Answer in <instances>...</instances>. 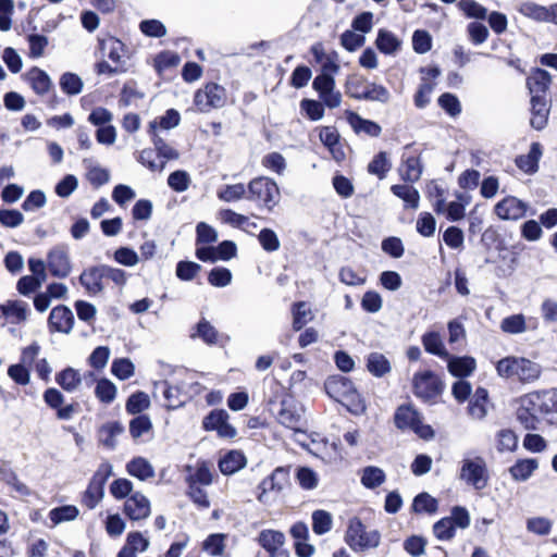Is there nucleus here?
Here are the masks:
<instances>
[{
	"mask_svg": "<svg viewBox=\"0 0 557 557\" xmlns=\"http://www.w3.org/2000/svg\"><path fill=\"white\" fill-rule=\"evenodd\" d=\"M516 417L525 430H539L543 417L555 411L554 397L547 392H533L518 400Z\"/></svg>",
	"mask_w": 557,
	"mask_h": 557,
	"instance_id": "obj_1",
	"label": "nucleus"
},
{
	"mask_svg": "<svg viewBox=\"0 0 557 557\" xmlns=\"http://www.w3.org/2000/svg\"><path fill=\"white\" fill-rule=\"evenodd\" d=\"M325 391L330 397L344 405L352 413H361L366 406L352 382L342 375H334L326 380Z\"/></svg>",
	"mask_w": 557,
	"mask_h": 557,
	"instance_id": "obj_2",
	"label": "nucleus"
},
{
	"mask_svg": "<svg viewBox=\"0 0 557 557\" xmlns=\"http://www.w3.org/2000/svg\"><path fill=\"white\" fill-rule=\"evenodd\" d=\"M345 542L351 550L362 554L380 546L381 533L375 529H368L360 519L352 518L348 522Z\"/></svg>",
	"mask_w": 557,
	"mask_h": 557,
	"instance_id": "obj_3",
	"label": "nucleus"
},
{
	"mask_svg": "<svg viewBox=\"0 0 557 557\" xmlns=\"http://www.w3.org/2000/svg\"><path fill=\"white\" fill-rule=\"evenodd\" d=\"M459 479L475 491L488 485L490 472L485 459L479 455H469L461 460Z\"/></svg>",
	"mask_w": 557,
	"mask_h": 557,
	"instance_id": "obj_4",
	"label": "nucleus"
},
{
	"mask_svg": "<svg viewBox=\"0 0 557 557\" xmlns=\"http://www.w3.org/2000/svg\"><path fill=\"white\" fill-rule=\"evenodd\" d=\"M346 94L357 100L379 101L386 103L389 100V91L382 85L368 82L360 75L348 76Z\"/></svg>",
	"mask_w": 557,
	"mask_h": 557,
	"instance_id": "obj_5",
	"label": "nucleus"
},
{
	"mask_svg": "<svg viewBox=\"0 0 557 557\" xmlns=\"http://www.w3.org/2000/svg\"><path fill=\"white\" fill-rule=\"evenodd\" d=\"M247 199L255 201L259 207L272 211L281 200V193L275 181L260 176L248 184Z\"/></svg>",
	"mask_w": 557,
	"mask_h": 557,
	"instance_id": "obj_6",
	"label": "nucleus"
},
{
	"mask_svg": "<svg viewBox=\"0 0 557 557\" xmlns=\"http://www.w3.org/2000/svg\"><path fill=\"white\" fill-rule=\"evenodd\" d=\"M113 473V467L109 462H102L92 475L87 490L85 491L82 502L89 508L94 509L104 496V485Z\"/></svg>",
	"mask_w": 557,
	"mask_h": 557,
	"instance_id": "obj_7",
	"label": "nucleus"
},
{
	"mask_svg": "<svg viewBox=\"0 0 557 557\" xmlns=\"http://www.w3.org/2000/svg\"><path fill=\"white\" fill-rule=\"evenodd\" d=\"M305 408L293 396H285L275 413L277 422L294 431H301L305 424Z\"/></svg>",
	"mask_w": 557,
	"mask_h": 557,
	"instance_id": "obj_8",
	"label": "nucleus"
},
{
	"mask_svg": "<svg viewBox=\"0 0 557 557\" xmlns=\"http://www.w3.org/2000/svg\"><path fill=\"white\" fill-rule=\"evenodd\" d=\"M395 424L398 429L411 430L425 440L434 436L431 426L422 423L420 413L411 405H403L397 408Z\"/></svg>",
	"mask_w": 557,
	"mask_h": 557,
	"instance_id": "obj_9",
	"label": "nucleus"
},
{
	"mask_svg": "<svg viewBox=\"0 0 557 557\" xmlns=\"http://www.w3.org/2000/svg\"><path fill=\"white\" fill-rule=\"evenodd\" d=\"M194 103L200 112L222 108L226 103V91L221 85L209 83L196 91Z\"/></svg>",
	"mask_w": 557,
	"mask_h": 557,
	"instance_id": "obj_10",
	"label": "nucleus"
},
{
	"mask_svg": "<svg viewBox=\"0 0 557 557\" xmlns=\"http://www.w3.org/2000/svg\"><path fill=\"white\" fill-rule=\"evenodd\" d=\"M312 87L318 92L323 107L335 109L341 106L343 96L335 87L334 77L317 75L313 79Z\"/></svg>",
	"mask_w": 557,
	"mask_h": 557,
	"instance_id": "obj_11",
	"label": "nucleus"
},
{
	"mask_svg": "<svg viewBox=\"0 0 557 557\" xmlns=\"http://www.w3.org/2000/svg\"><path fill=\"white\" fill-rule=\"evenodd\" d=\"M442 388L441 380L431 371L417 373L413 377L414 395L424 400L437 397L442 393Z\"/></svg>",
	"mask_w": 557,
	"mask_h": 557,
	"instance_id": "obj_12",
	"label": "nucleus"
},
{
	"mask_svg": "<svg viewBox=\"0 0 557 557\" xmlns=\"http://www.w3.org/2000/svg\"><path fill=\"white\" fill-rule=\"evenodd\" d=\"M289 480L288 470L282 467L276 468L271 475L262 480L259 485L261 490L258 500L268 503L270 494L281 493L287 485Z\"/></svg>",
	"mask_w": 557,
	"mask_h": 557,
	"instance_id": "obj_13",
	"label": "nucleus"
},
{
	"mask_svg": "<svg viewBox=\"0 0 557 557\" xmlns=\"http://www.w3.org/2000/svg\"><path fill=\"white\" fill-rule=\"evenodd\" d=\"M527 210L528 205L515 196H506L494 206V213L504 221L520 220Z\"/></svg>",
	"mask_w": 557,
	"mask_h": 557,
	"instance_id": "obj_14",
	"label": "nucleus"
},
{
	"mask_svg": "<svg viewBox=\"0 0 557 557\" xmlns=\"http://www.w3.org/2000/svg\"><path fill=\"white\" fill-rule=\"evenodd\" d=\"M47 265L51 275L60 278L69 276L72 264L66 248L60 246L52 248L48 253Z\"/></svg>",
	"mask_w": 557,
	"mask_h": 557,
	"instance_id": "obj_15",
	"label": "nucleus"
},
{
	"mask_svg": "<svg viewBox=\"0 0 557 557\" xmlns=\"http://www.w3.org/2000/svg\"><path fill=\"white\" fill-rule=\"evenodd\" d=\"M151 512L150 500L140 492H135L124 503V513L134 521L147 519Z\"/></svg>",
	"mask_w": 557,
	"mask_h": 557,
	"instance_id": "obj_16",
	"label": "nucleus"
},
{
	"mask_svg": "<svg viewBox=\"0 0 557 557\" xmlns=\"http://www.w3.org/2000/svg\"><path fill=\"white\" fill-rule=\"evenodd\" d=\"M74 325V314L64 305L54 307L48 318V326L51 332L69 334Z\"/></svg>",
	"mask_w": 557,
	"mask_h": 557,
	"instance_id": "obj_17",
	"label": "nucleus"
},
{
	"mask_svg": "<svg viewBox=\"0 0 557 557\" xmlns=\"http://www.w3.org/2000/svg\"><path fill=\"white\" fill-rule=\"evenodd\" d=\"M397 171L405 183L413 184L418 182L423 173L420 156L404 152Z\"/></svg>",
	"mask_w": 557,
	"mask_h": 557,
	"instance_id": "obj_18",
	"label": "nucleus"
},
{
	"mask_svg": "<svg viewBox=\"0 0 557 557\" xmlns=\"http://www.w3.org/2000/svg\"><path fill=\"white\" fill-rule=\"evenodd\" d=\"M153 396L162 397L163 406L168 409H176L184 405L185 397L178 386L170 384L169 381L156 382Z\"/></svg>",
	"mask_w": 557,
	"mask_h": 557,
	"instance_id": "obj_19",
	"label": "nucleus"
},
{
	"mask_svg": "<svg viewBox=\"0 0 557 557\" xmlns=\"http://www.w3.org/2000/svg\"><path fill=\"white\" fill-rule=\"evenodd\" d=\"M258 543L269 553L270 557H287V553L283 549L285 535L281 531H261L258 536Z\"/></svg>",
	"mask_w": 557,
	"mask_h": 557,
	"instance_id": "obj_20",
	"label": "nucleus"
},
{
	"mask_svg": "<svg viewBox=\"0 0 557 557\" xmlns=\"http://www.w3.org/2000/svg\"><path fill=\"white\" fill-rule=\"evenodd\" d=\"M103 265H98L84 270L79 276V282L88 294L97 295L103 290Z\"/></svg>",
	"mask_w": 557,
	"mask_h": 557,
	"instance_id": "obj_21",
	"label": "nucleus"
},
{
	"mask_svg": "<svg viewBox=\"0 0 557 557\" xmlns=\"http://www.w3.org/2000/svg\"><path fill=\"white\" fill-rule=\"evenodd\" d=\"M346 117L348 124L356 134H366L371 137H379L382 133V127L376 122L363 119L356 112L347 111Z\"/></svg>",
	"mask_w": 557,
	"mask_h": 557,
	"instance_id": "obj_22",
	"label": "nucleus"
},
{
	"mask_svg": "<svg viewBox=\"0 0 557 557\" xmlns=\"http://www.w3.org/2000/svg\"><path fill=\"white\" fill-rule=\"evenodd\" d=\"M100 45L103 57H107L113 64L127 66L125 46L120 39L109 37L103 39Z\"/></svg>",
	"mask_w": 557,
	"mask_h": 557,
	"instance_id": "obj_23",
	"label": "nucleus"
},
{
	"mask_svg": "<svg viewBox=\"0 0 557 557\" xmlns=\"http://www.w3.org/2000/svg\"><path fill=\"white\" fill-rule=\"evenodd\" d=\"M549 108L547 100L543 96L531 97V126L536 131L543 129L547 125Z\"/></svg>",
	"mask_w": 557,
	"mask_h": 557,
	"instance_id": "obj_24",
	"label": "nucleus"
},
{
	"mask_svg": "<svg viewBox=\"0 0 557 557\" xmlns=\"http://www.w3.org/2000/svg\"><path fill=\"white\" fill-rule=\"evenodd\" d=\"M539 466V460L535 458L518 459L508 469V472L513 481L525 482L534 474Z\"/></svg>",
	"mask_w": 557,
	"mask_h": 557,
	"instance_id": "obj_25",
	"label": "nucleus"
},
{
	"mask_svg": "<svg viewBox=\"0 0 557 557\" xmlns=\"http://www.w3.org/2000/svg\"><path fill=\"white\" fill-rule=\"evenodd\" d=\"M542 154V146L539 143H532L529 152L519 156L516 159V164L524 173L534 174L539 170V161Z\"/></svg>",
	"mask_w": 557,
	"mask_h": 557,
	"instance_id": "obj_26",
	"label": "nucleus"
},
{
	"mask_svg": "<svg viewBox=\"0 0 557 557\" xmlns=\"http://www.w3.org/2000/svg\"><path fill=\"white\" fill-rule=\"evenodd\" d=\"M552 83L550 74L542 69H536L527 79V86L531 97L543 96Z\"/></svg>",
	"mask_w": 557,
	"mask_h": 557,
	"instance_id": "obj_27",
	"label": "nucleus"
},
{
	"mask_svg": "<svg viewBox=\"0 0 557 557\" xmlns=\"http://www.w3.org/2000/svg\"><path fill=\"white\" fill-rule=\"evenodd\" d=\"M148 134L151 137V141L154 146V149L158 152V156L163 158L164 160H175L178 159L180 153L176 149L165 143L163 138L159 136L157 133V121L153 120L148 125Z\"/></svg>",
	"mask_w": 557,
	"mask_h": 557,
	"instance_id": "obj_28",
	"label": "nucleus"
},
{
	"mask_svg": "<svg viewBox=\"0 0 557 557\" xmlns=\"http://www.w3.org/2000/svg\"><path fill=\"white\" fill-rule=\"evenodd\" d=\"M488 410V393L483 387H478L470 399L468 411L475 420H483Z\"/></svg>",
	"mask_w": 557,
	"mask_h": 557,
	"instance_id": "obj_29",
	"label": "nucleus"
},
{
	"mask_svg": "<svg viewBox=\"0 0 557 557\" xmlns=\"http://www.w3.org/2000/svg\"><path fill=\"white\" fill-rule=\"evenodd\" d=\"M541 366L525 358L517 357L516 376L522 383H530L537 380L541 375Z\"/></svg>",
	"mask_w": 557,
	"mask_h": 557,
	"instance_id": "obj_30",
	"label": "nucleus"
},
{
	"mask_svg": "<svg viewBox=\"0 0 557 557\" xmlns=\"http://www.w3.org/2000/svg\"><path fill=\"white\" fill-rule=\"evenodd\" d=\"M25 79L28 82L33 90L40 96L46 95L52 86L49 75L38 67L30 69L25 74Z\"/></svg>",
	"mask_w": 557,
	"mask_h": 557,
	"instance_id": "obj_31",
	"label": "nucleus"
},
{
	"mask_svg": "<svg viewBox=\"0 0 557 557\" xmlns=\"http://www.w3.org/2000/svg\"><path fill=\"white\" fill-rule=\"evenodd\" d=\"M0 310L12 323L26 321L29 313L28 305L22 300H9L0 306Z\"/></svg>",
	"mask_w": 557,
	"mask_h": 557,
	"instance_id": "obj_32",
	"label": "nucleus"
},
{
	"mask_svg": "<svg viewBox=\"0 0 557 557\" xmlns=\"http://www.w3.org/2000/svg\"><path fill=\"white\" fill-rule=\"evenodd\" d=\"M448 362V371L454 375L458 377H465L470 375L476 367V362L474 358L472 357H451L449 355V358H445Z\"/></svg>",
	"mask_w": 557,
	"mask_h": 557,
	"instance_id": "obj_33",
	"label": "nucleus"
},
{
	"mask_svg": "<svg viewBox=\"0 0 557 557\" xmlns=\"http://www.w3.org/2000/svg\"><path fill=\"white\" fill-rule=\"evenodd\" d=\"M246 466V457L238 450H230L219 460L220 471L225 475H231Z\"/></svg>",
	"mask_w": 557,
	"mask_h": 557,
	"instance_id": "obj_34",
	"label": "nucleus"
},
{
	"mask_svg": "<svg viewBox=\"0 0 557 557\" xmlns=\"http://www.w3.org/2000/svg\"><path fill=\"white\" fill-rule=\"evenodd\" d=\"M375 46L382 53L394 55L400 50L401 40L387 29H379Z\"/></svg>",
	"mask_w": 557,
	"mask_h": 557,
	"instance_id": "obj_35",
	"label": "nucleus"
},
{
	"mask_svg": "<svg viewBox=\"0 0 557 557\" xmlns=\"http://www.w3.org/2000/svg\"><path fill=\"white\" fill-rule=\"evenodd\" d=\"M456 200L447 203L446 218L456 222L465 218L466 207L471 202V196L467 193L456 191Z\"/></svg>",
	"mask_w": 557,
	"mask_h": 557,
	"instance_id": "obj_36",
	"label": "nucleus"
},
{
	"mask_svg": "<svg viewBox=\"0 0 557 557\" xmlns=\"http://www.w3.org/2000/svg\"><path fill=\"white\" fill-rule=\"evenodd\" d=\"M392 193L405 202L406 208L418 209L420 194L412 184H396L391 187Z\"/></svg>",
	"mask_w": 557,
	"mask_h": 557,
	"instance_id": "obj_37",
	"label": "nucleus"
},
{
	"mask_svg": "<svg viewBox=\"0 0 557 557\" xmlns=\"http://www.w3.org/2000/svg\"><path fill=\"white\" fill-rule=\"evenodd\" d=\"M126 471L129 475L137 478L140 481H146L154 476V468L144 457L133 458L126 465Z\"/></svg>",
	"mask_w": 557,
	"mask_h": 557,
	"instance_id": "obj_38",
	"label": "nucleus"
},
{
	"mask_svg": "<svg viewBox=\"0 0 557 557\" xmlns=\"http://www.w3.org/2000/svg\"><path fill=\"white\" fill-rule=\"evenodd\" d=\"M422 345L429 354L435 355L440 358H449V354L445 348L442 336L438 332L430 331L423 334Z\"/></svg>",
	"mask_w": 557,
	"mask_h": 557,
	"instance_id": "obj_39",
	"label": "nucleus"
},
{
	"mask_svg": "<svg viewBox=\"0 0 557 557\" xmlns=\"http://www.w3.org/2000/svg\"><path fill=\"white\" fill-rule=\"evenodd\" d=\"M124 431L123 425L117 421L103 424L98 431L99 442L107 448L113 449L116 446V437Z\"/></svg>",
	"mask_w": 557,
	"mask_h": 557,
	"instance_id": "obj_40",
	"label": "nucleus"
},
{
	"mask_svg": "<svg viewBox=\"0 0 557 557\" xmlns=\"http://www.w3.org/2000/svg\"><path fill=\"white\" fill-rule=\"evenodd\" d=\"M386 480L385 472L375 466L364 467L360 471L361 484L370 490L381 486Z\"/></svg>",
	"mask_w": 557,
	"mask_h": 557,
	"instance_id": "obj_41",
	"label": "nucleus"
},
{
	"mask_svg": "<svg viewBox=\"0 0 557 557\" xmlns=\"http://www.w3.org/2000/svg\"><path fill=\"white\" fill-rule=\"evenodd\" d=\"M367 369L372 375L382 377L391 372L392 367L384 355L380 352H371L367 357Z\"/></svg>",
	"mask_w": 557,
	"mask_h": 557,
	"instance_id": "obj_42",
	"label": "nucleus"
},
{
	"mask_svg": "<svg viewBox=\"0 0 557 557\" xmlns=\"http://www.w3.org/2000/svg\"><path fill=\"white\" fill-rule=\"evenodd\" d=\"M57 383L66 392H74L82 383L79 372L73 368H66L55 376Z\"/></svg>",
	"mask_w": 557,
	"mask_h": 557,
	"instance_id": "obj_43",
	"label": "nucleus"
},
{
	"mask_svg": "<svg viewBox=\"0 0 557 557\" xmlns=\"http://www.w3.org/2000/svg\"><path fill=\"white\" fill-rule=\"evenodd\" d=\"M193 338H200L207 345H215L219 342V333L215 327L206 319H201L194 333L190 335Z\"/></svg>",
	"mask_w": 557,
	"mask_h": 557,
	"instance_id": "obj_44",
	"label": "nucleus"
},
{
	"mask_svg": "<svg viewBox=\"0 0 557 557\" xmlns=\"http://www.w3.org/2000/svg\"><path fill=\"white\" fill-rule=\"evenodd\" d=\"M87 169V180L94 187H100L110 180V173L107 169L94 164L90 160H84Z\"/></svg>",
	"mask_w": 557,
	"mask_h": 557,
	"instance_id": "obj_45",
	"label": "nucleus"
},
{
	"mask_svg": "<svg viewBox=\"0 0 557 557\" xmlns=\"http://www.w3.org/2000/svg\"><path fill=\"white\" fill-rule=\"evenodd\" d=\"M226 535L222 533L210 534L202 543V549L213 557H222L225 549Z\"/></svg>",
	"mask_w": 557,
	"mask_h": 557,
	"instance_id": "obj_46",
	"label": "nucleus"
},
{
	"mask_svg": "<svg viewBox=\"0 0 557 557\" xmlns=\"http://www.w3.org/2000/svg\"><path fill=\"white\" fill-rule=\"evenodd\" d=\"M518 446L516 433L509 429H503L496 433V448L499 453L513 451Z\"/></svg>",
	"mask_w": 557,
	"mask_h": 557,
	"instance_id": "obj_47",
	"label": "nucleus"
},
{
	"mask_svg": "<svg viewBox=\"0 0 557 557\" xmlns=\"http://www.w3.org/2000/svg\"><path fill=\"white\" fill-rule=\"evenodd\" d=\"M83 81L74 73H64L60 78V87L69 96L78 95L83 90Z\"/></svg>",
	"mask_w": 557,
	"mask_h": 557,
	"instance_id": "obj_48",
	"label": "nucleus"
},
{
	"mask_svg": "<svg viewBox=\"0 0 557 557\" xmlns=\"http://www.w3.org/2000/svg\"><path fill=\"white\" fill-rule=\"evenodd\" d=\"M438 503L428 493L417 495L412 503V509L418 513H434L437 510Z\"/></svg>",
	"mask_w": 557,
	"mask_h": 557,
	"instance_id": "obj_49",
	"label": "nucleus"
},
{
	"mask_svg": "<svg viewBox=\"0 0 557 557\" xmlns=\"http://www.w3.org/2000/svg\"><path fill=\"white\" fill-rule=\"evenodd\" d=\"M333 520L330 512L315 510L312 513V530L315 534L322 535L332 529Z\"/></svg>",
	"mask_w": 557,
	"mask_h": 557,
	"instance_id": "obj_50",
	"label": "nucleus"
},
{
	"mask_svg": "<svg viewBox=\"0 0 557 557\" xmlns=\"http://www.w3.org/2000/svg\"><path fill=\"white\" fill-rule=\"evenodd\" d=\"M389 170L391 162L384 151L379 152L368 165L369 173L376 175L380 180H383Z\"/></svg>",
	"mask_w": 557,
	"mask_h": 557,
	"instance_id": "obj_51",
	"label": "nucleus"
},
{
	"mask_svg": "<svg viewBox=\"0 0 557 557\" xmlns=\"http://www.w3.org/2000/svg\"><path fill=\"white\" fill-rule=\"evenodd\" d=\"M312 319V312L304 301L297 302L293 308V327L299 331Z\"/></svg>",
	"mask_w": 557,
	"mask_h": 557,
	"instance_id": "obj_52",
	"label": "nucleus"
},
{
	"mask_svg": "<svg viewBox=\"0 0 557 557\" xmlns=\"http://www.w3.org/2000/svg\"><path fill=\"white\" fill-rule=\"evenodd\" d=\"M519 12L525 17L532 18L537 22L546 23L547 7H543L534 2L528 1L520 4Z\"/></svg>",
	"mask_w": 557,
	"mask_h": 557,
	"instance_id": "obj_53",
	"label": "nucleus"
},
{
	"mask_svg": "<svg viewBox=\"0 0 557 557\" xmlns=\"http://www.w3.org/2000/svg\"><path fill=\"white\" fill-rule=\"evenodd\" d=\"M191 184L190 175L183 170L172 172L168 177V185L176 193L186 191Z\"/></svg>",
	"mask_w": 557,
	"mask_h": 557,
	"instance_id": "obj_54",
	"label": "nucleus"
},
{
	"mask_svg": "<svg viewBox=\"0 0 557 557\" xmlns=\"http://www.w3.org/2000/svg\"><path fill=\"white\" fill-rule=\"evenodd\" d=\"M500 329L508 334H521L527 331L525 318L523 314L509 315L502 321Z\"/></svg>",
	"mask_w": 557,
	"mask_h": 557,
	"instance_id": "obj_55",
	"label": "nucleus"
},
{
	"mask_svg": "<svg viewBox=\"0 0 557 557\" xmlns=\"http://www.w3.org/2000/svg\"><path fill=\"white\" fill-rule=\"evenodd\" d=\"M459 9L469 18L484 20L487 16V10L474 0H460Z\"/></svg>",
	"mask_w": 557,
	"mask_h": 557,
	"instance_id": "obj_56",
	"label": "nucleus"
},
{
	"mask_svg": "<svg viewBox=\"0 0 557 557\" xmlns=\"http://www.w3.org/2000/svg\"><path fill=\"white\" fill-rule=\"evenodd\" d=\"M437 103L451 117H456L461 113V103L454 94L445 92L441 95Z\"/></svg>",
	"mask_w": 557,
	"mask_h": 557,
	"instance_id": "obj_57",
	"label": "nucleus"
},
{
	"mask_svg": "<svg viewBox=\"0 0 557 557\" xmlns=\"http://www.w3.org/2000/svg\"><path fill=\"white\" fill-rule=\"evenodd\" d=\"M78 516V509L75 506H62L50 511L49 518L53 525L62 522L72 521Z\"/></svg>",
	"mask_w": 557,
	"mask_h": 557,
	"instance_id": "obj_58",
	"label": "nucleus"
},
{
	"mask_svg": "<svg viewBox=\"0 0 557 557\" xmlns=\"http://www.w3.org/2000/svg\"><path fill=\"white\" fill-rule=\"evenodd\" d=\"M246 195V187L244 184H233V185H226L222 189L218 191V197L220 200L225 202H233L240 200Z\"/></svg>",
	"mask_w": 557,
	"mask_h": 557,
	"instance_id": "obj_59",
	"label": "nucleus"
},
{
	"mask_svg": "<svg viewBox=\"0 0 557 557\" xmlns=\"http://www.w3.org/2000/svg\"><path fill=\"white\" fill-rule=\"evenodd\" d=\"M436 86V82H422L414 95V106L419 109H424L431 101V95Z\"/></svg>",
	"mask_w": 557,
	"mask_h": 557,
	"instance_id": "obj_60",
	"label": "nucleus"
},
{
	"mask_svg": "<svg viewBox=\"0 0 557 557\" xmlns=\"http://www.w3.org/2000/svg\"><path fill=\"white\" fill-rule=\"evenodd\" d=\"M95 394L100 401L110 404L115 398L116 387L111 381L102 379L97 382Z\"/></svg>",
	"mask_w": 557,
	"mask_h": 557,
	"instance_id": "obj_61",
	"label": "nucleus"
},
{
	"mask_svg": "<svg viewBox=\"0 0 557 557\" xmlns=\"http://www.w3.org/2000/svg\"><path fill=\"white\" fill-rule=\"evenodd\" d=\"M150 405V400L147 394L137 392L131 395L126 403V410L128 413L136 414L147 409Z\"/></svg>",
	"mask_w": 557,
	"mask_h": 557,
	"instance_id": "obj_62",
	"label": "nucleus"
},
{
	"mask_svg": "<svg viewBox=\"0 0 557 557\" xmlns=\"http://www.w3.org/2000/svg\"><path fill=\"white\" fill-rule=\"evenodd\" d=\"M467 33L470 41L475 46L485 42L490 35L487 27L479 22L469 23L467 26Z\"/></svg>",
	"mask_w": 557,
	"mask_h": 557,
	"instance_id": "obj_63",
	"label": "nucleus"
},
{
	"mask_svg": "<svg viewBox=\"0 0 557 557\" xmlns=\"http://www.w3.org/2000/svg\"><path fill=\"white\" fill-rule=\"evenodd\" d=\"M139 29L148 37L160 38L166 35V27L159 20H144L139 24Z\"/></svg>",
	"mask_w": 557,
	"mask_h": 557,
	"instance_id": "obj_64",
	"label": "nucleus"
}]
</instances>
